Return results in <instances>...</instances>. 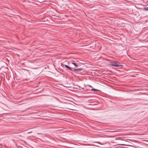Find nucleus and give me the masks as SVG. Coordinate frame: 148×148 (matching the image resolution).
<instances>
[{"label":"nucleus","instance_id":"5","mask_svg":"<svg viewBox=\"0 0 148 148\" xmlns=\"http://www.w3.org/2000/svg\"><path fill=\"white\" fill-rule=\"evenodd\" d=\"M143 9L146 10H148V7H144Z\"/></svg>","mask_w":148,"mask_h":148},{"label":"nucleus","instance_id":"2","mask_svg":"<svg viewBox=\"0 0 148 148\" xmlns=\"http://www.w3.org/2000/svg\"><path fill=\"white\" fill-rule=\"evenodd\" d=\"M83 70L82 68H80L77 69H75L73 70L75 71L78 72L81 71Z\"/></svg>","mask_w":148,"mask_h":148},{"label":"nucleus","instance_id":"3","mask_svg":"<svg viewBox=\"0 0 148 148\" xmlns=\"http://www.w3.org/2000/svg\"><path fill=\"white\" fill-rule=\"evenodd\" d=\"M64 66L66 68L68 69L70 71H73V70L68 65H65Z\"/></svg>","mask_w":148,"mask_h":148},{"label":"nucleus","instance_id":"1","mask_svg":"<svg viewBox=\"0 0 148 148\" xmlns=\"http://www.w3.org/2000/svg\"><path fill=\"white\" fill-rule=\"evenodd\" d=\"M111 65L112 66L118 67L120 66H123V65H122L120 64L119 63H118V62L116 61H115L114 64H111Z\"/></svg>","mask_w":148,"mask_h":148},{"label":"nucleus","instance_id":"4","mask_svg":"<svg viewBox=\"0 0 148 148\" xmlns=\"http://www.w3.org/2000/svg\"><path fill=\"white\" fill-rule=\"evenodd\" d=\"M72 64H73L75 66L77 67V66H78V65L76 63H75V62H72Z\"/></svg>","mask_w":148,"mask_h":148},{"label":"nucleus","instance_id":"6","mask_svg":"<svg viewBox=\"0 0 148 148\" xmlns=\"http://www.w3.org/2000/svg\"><path fill=\"white\" fill-rule=\"evenodd\" d=\"M91 91H97V90L96 89H95L92 88L91 89Z\"/></svg>","mask_w":148,"mask_h":148}]
</instances>
